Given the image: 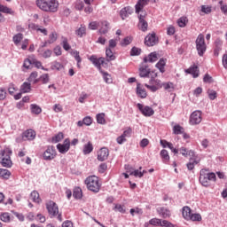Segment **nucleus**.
<instances>
[{
	"instance_id": "1",
	"label": "nucleus",
	"mask_w": 227,
	"mask_h": 227,
	"mask_svg": "<svg viewBox=\"0 0 227 227\" xmlns=\"http://www.w3.org/2000/svg\"><path fill=\"white\" fill-rule=\"evenodd\" d=\"M36 6L43 12L56 13L59 6L58 0H36Z\"/></svg>"
},
{
	"instance_id": "2",
	"label": "nucleus",
	"mask_w": 227,
	"mask_h": 227,
	"mask_svg": "<svg viewBox=\"0 0 227 227\" xmlns=\"http://www.w3.org/2000/svg\"><path fill=\"white\" fill-rule=\"evenodd\" d=\"M46 209L48 210L49 217L51 219H54V217L57 218L59 223H63V215L59 213V207H58V204L56 202L50 200L46 203Z\"/></svg>"
},
{
	"instance_id": "3",
	"label": "nucleus",
	"mask_w": 227,
	"mask_h": 227,
	"mask_svg": "<svg viewBox=\"0 0 227 227\" xmlns=\"http://www.w3.org/2000/svg\"><path fill=\"white\" fill-rule=\"evenodd\" d=\"M13 151L10 148H4L0 151V164L3 168H12L13 161H12V155Z\"/></svg>"
},
{
	"instance_id": "4",
	"label": "nucleus",
	"mask_w": 227,
	"mask_h": 227,
	"mask_svg": "<svg viewBox=\"0 0 227 227\" xmlns=\"http://www.w3.org/2000/svg\"><path fill=\"white\" fill-rule=\"evenodd\" d=\"M207 169L202 168L200 173L199 182L203 187H208L210 185L208 182H215L216 180L215 173H207Z\"/></svg>"
},
{
	"instance_id": "5",
	"label": "nucleus",
	"mask_w": 227,
	"mask_h": 227,
	"mask_svg": "<svg viewBox=\"0 0 227 227\" xmlns=\"http://www.w3.org/2000/svg\"><path fill=\"white\" fill-rule=\"evenodd\" d=\"M85 185L89 191L95 193L99 192L100 187H102V184L98 181V177L97 176H88L85 179Z\"/></svg>"
},
{
	"instance_id": "6",
	"label": "nucleus",
	"mask_w": 227,
	"mask_h": 227,
	"mask_svg": "<svg viewBox=\"0 0 227 227\" xmlns=\"http://www.w3.org/2000/svg\"><path fill=\"white\" fill-rule=\"evenodd\" d=\"M195 43L197 52L199 56L202 58V56H205V52H207V43H205V35H203V34H200L197 36Z\"/></svg>"
},
{
	"instance_id": "7",
	"label": "nucleus",
	"mask_w": 227,
	"mask_h": 227,
	"mask_svg": "<svg viewBox=\"0 0 227 227\" xmlns=\"http://www.w3.org/2000/svg\"><path fill=\"white\" fill-rule=\"evenodd\" d=\"M89 60L98 68V72H102V65L106 63V59L103 57L98 58L97 55H91Z\"/></svg>"
},
{
	"instance_id": "8",
	"label": "nucleus",
	"mask_w": 227,
	"mask_h": 227,
	"mask_svg": "<svg viewBox=\"0 0 227 227\" xmlns=\"http://www.w3.org/2000/svg\"><path fill=\"white\" fill-rule=\"evenodd\" d=\"M56 148L54 145H49L43 153V158L44 160H52V159L56 158Z\"/></svg>"
},
{
	"instance_id": "9",
	"label": "nucleus",
	"mask_w": 227,
	"mask_h": 227,
	"mask_svg": "<svg viewBox=\"0 0 227 227\" xmlns=\"http://www.w3.org/2000/svg\"><path fill=\"white\" fill-rule=\"evenodd\" d=\"M145 18L146 12L138 14V29L143 31V33H146V31H148V21L145 20Z\"/></svg>"
},
{
	"instance_id": "10",
	"label": "nucleus",
	"mask_w": 227,
	"mask_h": 227,
	"mask_svg": "<svg viewBox=\"0 0 227 227\" xmlns=\"http://www.w3.org/2000/svg\"><path fill=\"white\" fill-rule=\"evenodd\" d=\"M137 106L138 108V111H140V113H142V114L145 117L153 116V114H155V111H153V108L148 106H144L143 104L138 103Z\"/></svg>"
},
{
	"instance_id": "11",
	"label": "nucleus",
	"mask_w": 227,
	"mask_h": 227,
	"mask_svg": "<svg viewBox=\"0 0 227 227\" xmlns=\"http://www.w3.org/2000/svg\"><path fill=\"white\" fill-rule=\"evenodd\" d=\"M201 111L196 110L190 115L191 125H200L201 123Z\"/></svg>"
},
{
	"instance_id": "12",
	"label": "nucleus",
	"mask_w": 227,
	"mask_h": 227,
	"mask_svg": "<svg viewBox=\"0 0 227 227\" xmlns=\"http://www.w3.org/2000/svg\"><path fill=\"white\" fill-rule=\"evenodd\" d=\"M159 43V38H157V35L155 33L149 34L145 38V44L147 45V47H153V45H157Z\"/></svg>"
},
{
	"instance_id": "13",
	"label": "nucleus",
	"mask_w": 227,
	"mask_h": 227,
	"mask_svg": "<svg viewBox=\"0 0 227 227\" xmlns=\"http://www.w3.org/2000/svg\"><path fill=\"white\" fill-rule=\"evenodd\" d=\"M150 74H152L150 67L147 64H145V62H143L139 67L140 77H142L143 79H146V78L150 77Z\"/></svg>"
},
{
	"instance_id": "14",
	"label": "nucleus",
	"mask_w": 227,
	"mask_h": 227,
	"mask_svg": "<svg viewBox=\"0 0 227 227\" xmlns=\"http://www.w3.org/2000/svg\"><path fill=\"white\" fill-rule=\"evenodd\" d=\"M2 13H6L7 15H12V17H14L15 11H12V8L0 4V22H4V16Z\"/></svg>"
},
{
	"instance_id": "15",
	"label": "nucleus",
	"mask_w": 227,
	"mask_h": 227,
	"mask_svg": "<svg viewBox=\"0 0 227 227\" xmlns=\"http://www.w3.org/2000/svg\"><path fill=\"white\" fill-rule=\"evenodd\" d=\"M21 137L23 141H34L36 132L32 129H27L22 133Z\"/></svg>"
},
{
	"instance_id": "16",
	"label": "nucleus",
	"mask_w": 227,
	"mask_h": 227,
	"mask_svg": "<svg viewBox=\"0 0 227 227\" xmlns=\"http://www.w3.org/2000/svg\"><path fill=\"white\" fill-rule=\"evenodd\" d=\"M57 150L59 152V153H67L68 150H70V139L66 138L63 144H58Z\"/></svg>"
},
{
	"instance_id": "17",
	"label": "nucleus",
	"mask_w": 227,
	"mask_h": 227,
	"mask_svg": "<svg viewBox=\"0 0 227 227\" xmlns=\"http://www.w3.org/2000/svg\"><path fill=\"white\" fill-rule=\"evenodd\" d=\"M150 0H138L135 5V12L137 15H139V13H141L145 6H148Z\"/></svg>"
},
{
	"instance_id": "18",
	"label": "nucleus",
	"mask_w": 227,
	"mask_h": 227,
	"mask_svg": "<svg viewBox=\"0 0 227 227\" xmlns=\"http://www.w3.org/2000/svg\"><path fill=\"white\" fill-rule=\"evenodd\" d=\"M133 13L134 9L131 6H126L120 11V17L122 19V20H125L129 15H132Z\"/></svg>"
},
{
	"instance_id": "19",
	"label": "nucleus",
	"mask_w": 227,
	"mask_h": 227,
	"mask_svg": "<svg viewBox=\"0 0 227 227\" xmlns=\"http://www.w3.org/2000/svg\"><path fill=\"white\" fill-rule=\"evenodd\" d=\"M107 157H109V149L107 147L101 148L98 153V160L104 162V160H107Z\"/></svg>"
},
{
	"instance_id": "20",
	"label": "nucleus",
	"mask_w": 227,
	"mask_h": 227,
	"mask_svg": "<svg viewBox=\"0 0 227 227\" xmlns=\"http://www.w3.org/2000/svg\"><path fill=\"white\" fill-rule=\"evenodd\" d=\"M157 212L163 219H169L171 217V211L168 207H160L157 208Z\"/></svg>"
},
{
	"instance_id": "21",
	"label": "nucleus",
	"mask_w": 227,
	"mask_h": 227,
	"mask_svg": "<svg viewBox=\"0 0 227 227\" xmlns=\"http://www.w3.org/2000/svg\"><path fill=\"white\" fill-rule=\"evenodd\" d=\"M166 63H168V59L161 58L156 63L155 67L160 72V74H164L166 72Z\"/></svg>"
},
{
	"instance_id": "22",
	"label": "nucleus",
	"mask_w": 227,
	"mask_h": 227,
	"mask_svg": "<svg viewBox=\"0 0 227 227\" xmlns=\"http://www.w3.org/2000/svg\"><path fill=\"white\" fill-rule=\"evenodd\" d=\"M141 169H143V167H139L138 169H134L132 167H129L128 173H129L130 176H135L136 178H143V173H141Z\"/></svg>"
},
{
	"instance_id": "23",
	"label": "nucleus",
	"mask_w": 227,
	"mask_h": 227,
	"mask_svg": "<svg viewBox=\"0 0 227 227\" xmlns=\"http://www.w3.org/2000/svg\"><path fill=\"white\" fill-rule=\"evenodd\" d=\"M186 74H190L192 75L193 79H196L200 77V69L198 68V66H193L186 69Z\"/></svg>"
},
{
	"instance_id": "24",
	"label": "nucleus",
	"mask_w": 227,
	"mask_h": 227,
	"mask_svg": "<svg viewBox=\"0 0 227 227\" xmlns=\"http://www.w3.org/2000/svg\"><path fill=\"white\" fill-rule=\"evenodd\" d=\"M157 59H159V58L157 57V52H151L147 57L144 58V63H145V65L147 63H155Z\"/></svg>"
},
{
	"instance_id": "25",
	"label": "nucleus",
	"mask_w": 227,
	"mask_h": 227,
	"mask_svg": "<svg viewBox=\"0 0 227 227\" xmlns=\"http://www.w3.org/2000/svg\"><path fill=\"white\" fill-rule=\"evenodd\" d=\"M192 215V210L189 207V206H184L182 208V215L185 221H189L191 219V215Z\"/></svg>"
},
{
	"instance_id": "26",
	"label": "nucleus",
	"mask_w": 227,
	"mask_h": 227,
	"mask_svg": "<svg viewBox=\"0 0 227 227\" xmlns=\"http://www.w3.org/2000/svg\"><path fill=\"white\" fill-rule=\"evenodd\" d=\"M160 157L163 164H168L170 157H169V153L168 152V150L162 149L160 152Z\"/></svg>"
},
{
	"instance_id": "27",
	"label": "nucleus",
	"mask_w": 227,
	"mask_h": 227,
	"mask_svg": "<svg viewBox=\"0 0 227 227\" xmlns=\"http://www.w3.org/2000/svg\"><path fill=\"white\" fill-rule=\"evenodd\" d=\"M141 86H142L141 83L137 84V95L140 98H146V97H148V94L146 93V90L143 89V87Z\"/></svg>"
},
{
	"instance_id": "28",
	"label": "nucleus",
	"mask_w": 227,
	"mask_h": 227,
	"mask_svg": "<svg viewBox=\"0 0 227 227\" xmlns=\"http://www.w3.org/2000/svg\"><path fill=\"white\" fill-rule=\"evenodd\" d=\"M20 91L21 93H30L31 92V83L27 82H24L20 87Z\"/></svg>"
},
{
	"instance_id": "29",
	"label": "nucleus",
	"mask_w": 227,
	"mask_h": 227,
	"mask_svg": "<svg viewBox=\"0 0 227 227\" xmlns=\"http://www.w3.org/2000/svg\"><path fill=\"white\" fill-rule=\"evenodd\" d=\"M99 35H107L109 33V22L102 21L101 29L98 30Z\"/></svg>"
},
{
	"instance_id": "30",
	"label": "nucleus",
	"mask_w": 227,
	"mask_h": 227,
	"mask_svg": "<svg viewBox=\"0 0 227 227\" xmlns=\"http://www.w3.org/2000/svg\"><path fill=\"white\" fill-rule=\"evenodd\" d=\"M99 72L103 75V80L106 84H113V77L111 76V74H109V73L104 71L103 69H101V71Z\"/></svg>"
},
{
	"instance_id": "31",
	"label": "nucleus",
	"mask_w": 227,
	"mask_h": 227,
	"mask_svg": "<svg viewBox=\"0 0 227 227\" xmlns=\"http://www.w3.org/2000/svg\"><path fill=\"white\" fill-rule=\"evenodd\" d=\"M10 176H12V172L6 168H0V178L2 180H10Z\"/></svg>"
},
{
	"instance_id": "32",
	"label": "nucleus",
	"mask_w": 227,
	"mask_h": 227,
	"mask_svg": "<svg viewBox=\"0 0 227 227\" xmlns=\"http://www.w3.org/2000/svg\"><path fill=\"white\" fill-rule=\"evenodd\" d=\"M71 56H74L75 61L77 62V67L81 68V63H82V59L81 58V55H79V51L74 50L70 52Z\"/></svg>"
},
{
	"instance_id": "33",
	"label": "nucleus",
	"mask_w": 227,
	"mask_h": 227,
	"mask_svg": "<svg viewBox=\"0 0 227 227\" xmlns=\"http://www.w3.org/2000/svg\"><path fill=\"white\" fill-rule=\"evenodd\" d=\"M64 137H65V135L63 134V132H59L58 134H56L51 137V143L53 145H56V143H59L60 141H63Z\"/></svg>"
},
{
	"instance_id": "34",
	"label": "nucleus",
	"mask_w": 227,
	"mask_h": 227,
	"mask_svg": "<svg viewBox=\"0 0 227 227\" xmlns=\"http://www.w3.org/2000/svg\"><path fill=\"white\" fill-rule=\"evenodd\" d=\"M7 91L11 97H13V95H15V91H19V88L17 85H15V83L10 82L7 87Z\"/></svg>"
},
{
	"instance_id": "35",
	"label": "nucleus",
	"mask_w": 227,
	"mask_h": 227,
	"mask_svg": "<svg viewBox=\"0 0 227 227\" xmlns=\"http://www.w3.org/2000/svg\"><path fill=\"white\" fill-rule=\"evenodd\" d=\"M23 39H24V35H22V33H18L13 35L12 42L14 45L19 46V44L20 43V42H22Z\"/></svg>"
},
{
	"instance_id": "36",
	"label": "nucleus",
	"mask_w": 227,
	"mask_h": 227,
	"mask_svg": "<svg viewBox=\"0 0 227 227\" xmlns=\"http://www.w3.org/2000/svg\"><path fill=\"white\" fill-rule=\"evenodd\" d=\"M106 61H114V59H116V56H114V53L111 48H106Z\"/></svg>"
},
{
	"instance_id": "37",
	"label": "nucleus",
	"mask_w": 227,
	"mask_h": 227,
	"mask_svg": "<svg viewBox=\"0 0 227 227\" xmlns=\"http://www.w3.org/2000/svg\"><path fill=\"white\" fill-rule=\"evenodd\" d=\"M30 199L32 200V201H34V203L40 204V202L42 201V199H40V193H38L36 191H33L30 193Z\"/></svg>"
},
{
	"instance_id": "38",
	"label": "nucleus",
	"mask_w": 227,
	"mask_h": 227,
	"mask_svg": "<svg viewBox=\"0 0 227 227\" xmlns=\"http://www.w3.org/2000/svg\"><path fill=\"white\" fill-rule=\"evenodd\" d=\"M178 152L183 155V157H189V155H192V157L194 155V151L188 150L185 147H181Z\"/></svg>"
},
{
	"instance_id": "39",
	"label": "nucleus",
	"mask_w": 227,
	"mask_h": 227,
	"mask_svg": "<svg viewBox=\"0 0 227 227\" xmlns=\"http://www.w3.org/2000/svg\"><path fill=\"white\" fill-rule=\"evenodd\" d=\"M91 152H93V144H91V142H88L83 146V154L89 155V153H91Z\"/></svg>"
},
{
	"instance_id": "40",
	"label": "nucleus",
	"mask_w": 227,
	"mask_h": 227,
	"mask_svg": "<svg viewBox=\"0 0 227 227\" xmlns=\"http://www.w3.org/2000/svg\"><path fill=\"white\" fill-rule=\"evenodd\" d=\"M73 197L74 200H81V198H82V190L81 187H76L74 189Z\"/></svg>"
},
{
	"instance_id": "41",
	"label": "nucleus",
	"mask_w": 227,
	"mask_h": 227,
	"mask_svg": "<svg viewBox=\"0 0 227 227\" xmlns=\"http://www.w3.org/2000/svg\"><path fill=\"white\" fill-rule=\"evenodd\" d=\"M61 40H62L61 45L64 51H70V49H72V46H70V43H68V38L62 36Z\"/></svg>"
},
{
	"instance_id": "42",
	"label": "nucleus",
	"mask_w": 227,
	"mask_h": 227,
	"mask_svg": "<svg viewBox=\"0 0 227 227\" xmlns=\"http://www.w3.org/2000/svg\"><path fill=\"white\" fill-rule=\"evenodd\" d=\"M76 36L82 38V36H86V27L81 25V27L75 30Z\"/></svg>"
},
{
	"instance_id": "43",
	"label": "nucleus",
	"mask_w": 227,
	"mask_h": 227,
	"mask_svg": "<svg viewBox=\"0 0 227 227\" xmlns=\"http://www.w3.org/2000/svg\"><path fill=\"white\" fill-rule=\"evenodd\" d=\"M30 111L32 114H40L42 113V107L36 104L30 105Z\"/></svg>"
},
{
	"instance_id": "44",
	"label": "nucleus",
	"mask_w": 227,
	"mask_h": 227,
	"mask_svg": "<svg viewBox=\"0 0 227 227\" xmlns=\"http://www.w3.org/2000/svg\"><path fill=\"white\" fill-rule=\"evenodd\" d=\"M106 114L102 113V114H98L96 115L97 118V122L99 123V125H105L106 123Z\"/></svg>"
},
{
	"instance_id": "45",
	"label": "nucleus",
	"mask_w": 227,
	"mask_h": 227,
	"mask_svg": "<svg viewBox=\"0 0 227 227\" xmlns=\"http://www.w3.org/2000/svg\"><path fill=\"white\" fill-rule=\"evenodd\" d=\"M142 52L141 48H137L136 46L132 47L130 50V56H140Z\"/></svg>"
},
{
	"instance_id": "46",
	"label": "nucleus",
	"mask_w": 227,
	"mask_h": 227,
	"mask_svg": "<svg viewBox=\"0 0 227 227\" xmlns=\"http://www.w3.org/2000/svg\"><path fill=\"white\" fill-rule=\"evenodd\" d=\"M51 70H61V68H63V64L58 62V61H54L51 63Z\"/></svg>"
},
{
	"instance_id": "47",
	"label": "nucleus",
	"mask_w": 227,
	"mask_h": 227,
	"mask_svg": "<svg viewBox=\"0 0 227 227\" xmlns=\"http://www.w3.org/2000/svg\"><path fill=\"white\" fill-rule=\"evenodd\" d=\"M189 221H193V222H200L201 221V215L200 213H195L190 215Z\"/></svg>"
},
{
	"instance_id": "48",
	"label": "nucleus",
	"mask_w": 227,
	"mask_h": 227,
	"mask_svg": "<svg viewBox=\"0 0 227 227\" xmlns=\"http://www.w3.org/2000/svg\"><path fill=\"white\" fill-rule=\"evenodd\" d=\"M33 58L32 59H26L24 60V63H23V67L24 68H26L27 70H29L31 69V65H33Z\"/></svg>"
},
{
	"instance_id": "49",
	"label": "nucleus",
	"mask_w": 227,
	"mask_h": 227,
	"mask_svg": "<svg viewBox=\"0 0 227 227\" xmlns=\"http://www.w3.org/2000/svg\"><path fill=\"white\" fill-rule=\"evenodd\" d=\"M58 40V34L56 32H52L49 35L48 43L51 45V43H54Z\"/></svg>"
},
{
	"instance_id": "50",
	"label": "nucleus",
	"mask_w": 227,
	"mask_h": 227,
	"mask_svg": "<svg viewBox=\"0 0 227 227\" xmlns=\"http://www.w3.org/2000/svg\"><path fill=\"white\" fill-rule=\"evenodd\" d=\"M130 43H132V37H130V36L125 37V38L121 42V47H127V45H130Z\"/></svg>"
},
{
	"instance_id": "51",
	"label": "nucleus",
	"mask_w": 227,
	"mask_h": 227,
	"mask_svg": "<svg viewBox=\"0 0 227 227\" xmlns=\"http://www.w3.org/2000/svg\"><path fill=\"white\" fill-rule=\"evenodd\" d=\"M184 128L180 125H175L173 128V132L174 134H176V136H178L179 134H183L184 133Z\"/></svg>"
},
{
	"instance_id": "52",
	"label": "nucleus",
	"mask_w": 227,
	"mask_h": 227,
	"mask_svg": "<svg viewBox=\"0 0 227 227\" xmlns=\"http://www.w3.org/2000/svg\"><path fill=\"white\" fill-rule=\"evenodd\" d=\"M179 27H185L187 26V19L185 17H181L177 20Z\"/></svg>"
},
{
	"instance_id": "53",
	"label": "nucleus",
	"mask_w": 227,
	"mask_h": 227,
	"mask_svg": "<svg viewBox=\"0 0 227 227\" xmlns=\"http://www.w3.org/2000/svg\"><path fill=\"white\" fill-rule=\"evenodd\" d=\"M149 224H151L152 226H160L161 224V220L159 218H152L149 221Z\"/></svg>"
},
{
	"instance_id": "54",
	"label": "nucleus",
	"mask_w": 227,
	"mask_h": 227,
	"mask_svg": "<svg viewBox=\"0 0 227 227\" xmlns=\"http://www.w3.org/2000/svg\"><path fill=\"white\" fill-rule=\"evenodd\" d=\"M208 98L211 100H215L217 98V92L214 90H207Z\"/></svg>"
},
{
	"instance_id": "55",
	"label": "nucleus",
	"mask_w": 227,
	"mask_h": 227,
	"mask_svg": "<svg viewBox=\"0 0 227 227\" xmlns=\"http://www.w3.org/2000/svg\"><path fill=\"white\" fill-rule=\"evenodd\" d=\"M162 86H163L164 90H175V84L171 82H163Z\"/></svg>"
},
{
	"instance_id": "56",
	"label": "nucleus",
	"mask_w": 227,
	"mask_h": 227,
	"mask_svg": "<svg viewBox=\"0 0 227 227\" xmlns=\"http://www.w3.org/2000/svg\"><path fill=\"white\" fill-rule=\"evenodd\" d=\"M39 54H41L42 58H44V59H47L52 56V51L51 50H46Z\"/></svg>"
},
{
	"instance_id": "57",
	"label": "nucleus",
	"mask_w": 227,
	"mask_h": 227,
	"mask_svg": "<svg viewBox=\"0 0 227 227\" xmlns=\"http://www.w3.org/2000/svg\"><path fill=\"white\" fill-rule=\"evenodd\" d=\"M0 219L3 223H10V213H3L0 215Z\"/></svg>"
},
{
	"instance_id": "58",
	"label": "nucleus",
	"mask_w": 227,
	"mask_h": 227,
	"mask_svg": "<svg viewBox=\"0 0 227 227\" xmlns=\"http://www.w3.org/2000/svg\"><path fill=\"white\" fill-rule=\"evenodd\" d=\"M200 12H202V13H206L207 15H208V13H212V7L207 6V5H201Z\"/></svg>"
},
{
	"instance_id": "59",
	"label": "nucleus",
	"mask_w": 227,
	"mask_h": 227,
	"mask_svg": "<svg viewBox=\"0 0 227 227\" xmlns=\"http://www.w3.org/2000/svg\"><path fill=\"white\" fill-rule=\"evenodd\" d=\"M121 136H123V137H125L126 139L127 137H130V136H132V128L130 127L127 128V129L123 131Z\"/></svg>"
},
{
	"instance_id": "60",
	"label": "nucleus",
	"mask_w": 227,
	"mask_h": 227,
	"mask_svg": "<svg viewBox=\"0 0 227 227\" xmlns=\"http://www.w3.org/2000/svg\"><path fill=\"white\" fill-rule=\"evenodd\" d=\"M160 226L161 227H176V225L173 224L171 222L168 220H161Z\"/></svg>"
},
{
	"instance_id": "61",
	"label": "nucleus",
	"mask_w": 227,
	"mask_h": 227,
	"mask_svg": "<svg viewBox=\"0 0 227 227\" xmlns=\"http://www.w3.org/2000/svg\"><path fill=\"white\" fill-rule=\"evenodd\" d=\"M39 79L42 81L43 84H47V82L50 81L49 74H42Z\"/></svg>"
},
{
	"instance_id": "62",
	"label": "nucleus",
	"mask_w": 227,
	"mask_h": 227,
	"mask_svg": "<svg viewBox=\"0 0 227 227\" xmlns=\"http://www.w3.org/2000/svg\"><path fill=\"white\" fill-rule=\"evenodd\" d=\"M83 123L87 127H90V125H91V123H93V119L90 116H86L83 118Z\"/></svg>"
},
{
	"instance_id": "63",
	"label": "nucleus",
	"mask_w": 227,
	"mask_h": 227,
	"mask_svg": "<svg viewBox=\"0 0 227 227\" xmlns=\"http://www.w3.org/2000/svg\"><path fill=\"white\" fill-rule=\"evenodd\" d=\"M107 171V163H101L98 167V172L103 174Z\"/></svg>"
},
{
	"instance_id": "64",
	"label": "nucleus",
	"mask_w": 227,
	"mask_h": 227,
	"mask_svg": "<svg viewBox=\"0 0 227 227\" xmlns=\"http://www.w3.org/2000/svg\"><path fill=\"white\" fill-rule=\"evenodd\" d=\"M221 12L227 15V4H223V0L219 1Z\"/></svg>"
}]
</instances>
